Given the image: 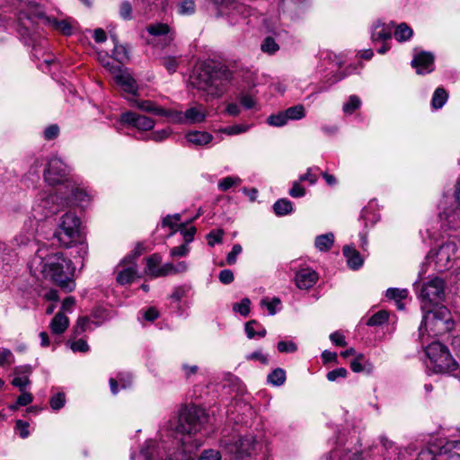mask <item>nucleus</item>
I'll return each instance as SVG.
<instances>
[{
	"label": "nucleus",
	"instance_id": "f257e3e1",
	"mask_svg": "<svg viewBox=\"0 0 460 460\" xmlns=\"http://www.w3.org/2000/svg\"><path fill=\"white\" fill-rule=\"evenodd\" d=\"M208 420L205 411L197 406H191L181 411L179 416V424L176 432L182 434L183 437L177 439L176 444L181 443V451H173L167 448L164 441L157 443L153 439L146 440L140 449V455L144 460H193L190 456L192 448L197 449L202 444L201 439H192L191 435L199 432Z\"/></svg>",
	"mask_w": 460,
	"mask_h": 460
},
{
	"label": "nucleus",
	"instance_id": "f03ea898",
	"mask_svg": "<svg viewBox=\"0 0 460 460\" xmlns=\"http://www.w3.org/2000/svg\"><path fill=\"white\" fill-rule=\"evenodd\" d=\"M29 269L36 278L50 279L67 292L75 288L73 262L60 252L49 253L45 249H39L30 261Z\"/></svg>",
	"mask_w": 460,
	"mask_h": 460
},
{
	"label": "nucleus",
	"instance_id": "7ed1b4c3",
	"mask_svg": "<svg viewBox=\"0 0 460 460\" xmlns=\"http://www.w3.org/2000/svg\"><path fill=\"white\" fill-rule=\"evenodd\" d=\"M231 73L211 62L202 63L190 76V84L208 99L218 98L226 92Z\"/></svg>",
	"mask_w": 460,
	"mask_h": 460
},
{
	"label": "nucleus",
	"instance_id": "20e7f679",
	"mask_svg": "<svg viewBox=\"0 0 460 460\" xmlns=\"http://www.w3.org/2000/svg\"><path fill=\"white\" fill-rule=\"evenodd\" d=\"M425 351L429 358L427 367L434 373H451L458 367L456 360L453 358L447 347L438 341H433L429 344Z\"/></svg>",
	"mask_w": 460,
	"mask_h": 460
},
{
	"label": "nucleus",
	"instance_id": "39448f33",
	"mask_svg": "<svg viewBox=\"0 0 460 460\" xmlns=\"http://www.w3.org/2000/svg\"><path fill=\"white\" fill-rule=\"evenodd\" d=\"M63 208V196L59 195V192L53 194L40 192L33 202L29 217L32 223L37 224L39 228L40 222L59 212Z\"/></svg>",
	"mask_w": 460,
	"mask_h": 460
},
{
	"label": "nucleus",
	"instance_id": "423d86ee",
	"mask_svg": "<svg viewBox=\"0 0 460 460\" xmlns=\"http://www.w3.org/2000/svg\"><path fill=\"white\" fill-rule=\"evenodd\" d=\"M80 218L69 211L62 215L55 231V237L64 247H71L80 240Z\"/></svg>",
	"mask_w": 460,
	"mask_h": 460
},
{
	"label": "nucleus",
	"instance_id": "0eeeda50",
	"mask_svg": "<svg viewBox=\"0 0 460 460\" xmlns=\"http://www.w3.org/2000/svg\"><path fill=\"white\" fill-rule=\"evenodd\" d=\"M451 237L453 239L444 242L437 251H430L427 256L428 260L434 261L435 269L438 271H445L451 269L456 259L457 245L455 241L456 236L450 235Z\"/></svg>",
	"mask_w": 460,
	"mask_h": 460
},
{
	"label": "nucleus",
	"instance_id": "6e6552de",
	"mask_svg": "<svg viewBox=\"0 0 460 460\" xmlns=\"http://www.w3.org/2000/svg\"><path fill=\"white\" fill-rule=\"evenodd\" d=\"M446 196L440 201L439 208L443 210L439 212L440 227L443 231L458 230L460 228V178L456 181L454 194L455 201L457 203L456 208H445L447 201Z\"/></svg>",
	"mask_w": 460,
	"mask_h": 460
},
{
	"label": "nucleus",
	"instance_id": "1a4fd4ad",
	"mask_svg": "<svg viewBox=\"0 0 460 460\" xmlns=\"http://www.w3.org/2000/svg\"><path fill=\"white\" fill-rule=\"evenodd\" d=\"M69 168L68 166L58 157H52L49 159L47 168L44 170V180L51 186L59 184L67 185Z\"/></svg>",
	"mask_w": 460,
	"mask_h": 460
},
{
	"label": "nucleus",
	"instance_id": "9d476101",
	"mask_svg": "<svg viewBox=\"0 0 460 460\" xmlns=\"http://www.w3.org/2000/svg\"><path fill=\"white\" fill-rule=\"evenodd\" d=\"M447 314V310L444 307L439 308L438 311L428 310L419 328L420 336L423 335V329L433 332L434 335L443 332L447 328V320L445 316Z\"/></svg>",
	"mask_w": 460,
	"mask_h": 460
},
{
	"label": "nucleus",
	"instance_id": "9b49d317",
	"mask_svg": "<svg viewBox=\"0 0 460 460\" xmlns=\"http://www.w3.org/2000/svg\"><path fill=\"white\" fill-rule=\"evenodd\" d=\"M420 297L427 304H439L445 297V281L438 277L430 279L423 285Z\"/></svg>",
	"mask_w": 460,
	"mask_h": 460
},
{
	"label": "nucleus",
	"instance_id": "f8f14e48",
	"mask_svg": "<svg viewBox=\"0 0 460 460\" xmlns=\"http://www.w3.org/2000/svg\"><path fill=\"white\" fill-rule=\"evenodd\" d=\"M207 111L202 105L192 106L184 112L172 110L170 122L175 124H199L206 119Z\"/></svg>",
	"mask_w": 460,
	"mask_h": 460
},
{
	"label": "nucleus",
	"instance_id": "ddd939ff",
	"mask_svg": "<svg viewBox=\"0 0 460 460\" xmlns=\"http://www.w3.org/2000/svg\"><path fill=\"white\" fill-rule=\"evenodd\" d=\"M59 195L63 196L64 208L71 205L83 206L84 203H88L91 199L87 190L74 181L68 182L66 185V190L60 191Z\"/></svg>",
	"mask_w": 460,
	"mask_h": 460
},
{
	"label": "nucleus",
	"instance_id": "4468645a",
	"mask_svg": "<svg viewBox=\"0 0 460 460\" xmlns=\"http://www.w3.org/2000/svg\"><path fill=\"white\" fill-rule=\"evenodd\" d=\"M221 443L239 457L250 456L255 449V439L252 436L239 437L236 440L223 439Z\"/></svg>",
	"mask_w": 460,
	"mask_h": 460
},
{
	"label": "nucleus",
	"instance_id": "2eb2a0df",
	"mask_svg": "<svg viewBox=\"0 0 460 460\" xmlns=\"http://www.w3.org/2000/svg\"><path fill=\"white\" fill-rule=\"evenodd\" d=\"M110 70L115 74V82L122 87L124 92L137 94L138 90L137 82L127 70L121 69L119 66H111Z\"/></svg>",
	"mask_w": 460,
	"mask_h": 460
},
{
	"label": "nucleus",
	"instance_id": "dca6fc26",
	"mask_svg": "<svg viewBox=\"0 0 460 460\" xmlns=\"http://www.w3.org/2000/svg\"><path fill=\"white\" fill-rule=\"evenodd\" d=\"M121 121L142 131L151 130L155 125L153 119L131 111L123 113Z\"/></svg>",
	"mask_w": 460,
	"mask_h": 460
},
{
	"label": "nucleus",
	"instance_id": "f3484780",
	"mask_svg": "<svg viewBox=\"0 0 460 460\" xmlns=\"http://www.w3.org/2000/svg\"><path fill=\"white\" fill-rule=\"evenodd\" d=\"M318 279V273L310 268H305L297 270L294 278L296 288L303 290H307L313 288Z\"/></svg>",
	"mask_w": 460,
	"mask_h": 460
},
{
	"label": "nucleus",
	"instance_id": "a211bd4d",
	"mask_svg": "<svg viewBox=\"0 0 460 460\" xmlns=\"http://www.w3.org/2000/svg\"><path fill=\"white\" fill-rule=\"evenodd\" d=\"M411 66L419 75L429 74L434 70V57L430 52L422 51L415 55Z\"/></svg>",
	"mask_w": 460,
	"mask_h": 460
},
{
	"label": "nucleus",
	"instance_id": "6ab92c4d",
	"mask_svg": "<svg viewBox=\"0 0 460 460\" xmlns=\"http://www.w3.org/2000/svg\"><path fill=\"white\" fill-rule=\"evenodd\" d=\"M37 231V224L32 223L31 217H28V219L24 222L22 231L13 237V243L16 246L28 244L34 238Z\"/></svg>",
	"mask_w": 460,
	"mask_h": 460
},
{
	"label": "nucleus",
	"instance_id": "aec40b11",
	"mask_svg": "<svg viewBox=\"0 0 460 460\" xmlns=\"http://www.w3.org/2000/svg\"><path fill=\"white\" fill-rule=\"evenodd\" d=\"M133 104L143 111L151 113L156 116L166 117L170 120V114L172 110H166L156 104V102L149 100H133Z\"/></svg>",
	"mask_w": 460,
	"mask_h": 460
},
{
	"label": "nucleus",
	"instance_id": "412c9836",
	"mask_svg": "<svg viewBox=\"0 0 460 460\" xmlns=\"http://www.w3.org/2000/svg\"><path fill=\"white\" fill-rule=\"evenodd\" d=\"M213 136L207 131L193 130L185 134V139L190 146H203L213 140Z\"/></svg>",
	"mask_w": 460,
	"mask_h": 460
},
{
	"label": "nucleus",
	"instance_id": "4be33fe9",
	"mask_svg": "<svg viewBox=\"0 0 460 460\" xmlns=\"http://www.w3.org/2000/svg\"><path fill=\"white\" fill-rule=\"evenodd\" d=\"M40 17L44 20L46 24L51 26L63 35L69 36L73 33V27L67 20H58L43 13L40 14Z\"/></svg>",
	"mask_w": 460,
	"mask_h": 460
},
{
	"label": "nucleus",
	"instance_id": "5701e85b",
	"mask_svg": "<svg viewBox=\"0 0 460 460\" xmlns=\"http://www.w3.org/2000/svg\"><path fill=\"white\" fill-rule=\"evenodd\" d=\"M342 252L347 260V264L350 269L358 270L362 266L363 259L355 248L351 246H344Z\"/></svg>",
	"mask_w": 460,
	"mask_h": 460
},
{
	"label": "nucleus",
	"instance_id": "b1692460",
	"mask_svg": "<svg viewBox=\"0 0 460 460\" xmlns=\"http://www.w3.org/2000/svg\"><path fill=\"white\" fill-rule=\"evenodd\" d=\"M69 326V319L62 313H58L49 323L52 334L60 335L66 332Z\"/></svg>",
	"mask_w": 460,
	"mask_h": 460
},
{
	"label": "nucleus",
	"instance_id": "393cba45",
	"mask_svg": "<svg viewBox=\"0 0 460 460\" xmlns=\"http://www.w3.org/2000/svg\"><path fill=\"white\" fill-rule=\"evenodd\" d=\"M331 460H362L361 453L358 450L352 452L348 448L338 447L331 452Z\"/></svg>",
	"mask_w": 460,
	"mask_h": 460
},
{
	"label": "nucleus",
	"instance_id": "a878e982",
	"mask_svg": "<svg viewBox=\"0 0 460 460\" xmlns=\"http://www.w3.org/2000/svg\"><path fill=\"white\" fill-rule=\"evenodd\" d=\"M137 276V265L134 261H128V266L118 272L117 281L121 285H126L133 281Z\"/></svg>",
	"mask_w": 460,
	"mask_h": 460
},
{
	"label": "nucleus",
	"instance_id": "bb28decb",
	"mask_svg": "<svg viewBox=\"0 0 460 460\" xmlns=\"http://www.w3.org/2000/svg\"><path fill=\"white\" fill-rule=\"evenodd\" d=\"M447 443L448 442H447L443 447L442 450H444V452L441 451L438 456L431 450L424 449L420 452L417 456V460H450V455L453 453V451L446 448Z\"/></svg>",
	"mask_w": 460,
	"mask_h": 460
},
{
	"label": "nucleus",
	"instance_id": "cd10ccee",
	"mask_svg": "<svg viewBox=\"0 0 460 460\" xmlns=\"http://www.w3.org/2000/svg\"><path fill=\"white\" fill-rule=\"evenodd\" d=\"M333 243L334 234L332 233L320 234L314 240V246L320 252H328L332 249Z\"/></svg>",
	"mask_w": 460,
	"mask_h": 460
},
{
	"label": "nucleus",
	"instance_id": "c85d7f7f",
	"mask_svg": "<svg viewBox=\"0 0 460 460\" xmlns=\"http://www.w3.org/2000/svg\"><path fill=\"white\" fill-rule=\"evenodd\" d=\"M245 332L249 339H253L256 336L264 337L267 333L266 329L260 325L255 320H251L245 324Z\"/></svg>",
	"mask_w": 460,
	"mask_h": 460
},
{
	"label": "nucleus",
	"instance_id": "c756f323",
	"mask_svg": "<svg viewBox=\"0 0 460 460\" xmlns=\"http://www.w3.org/2000/svg\"><path fill=\"white\" fill-rule=\"evenodd\" d=\"M162 262V256L159 253H153L146 258V273L153 278H156L159 270V265Z\"/></svg>",
	"mask_w": 460,
	"mask_h": 460
},
{
	"label": "nucleus",
	"instance_id": "7c9ffc66",
	"mask_svg": "<svg viewBox=\"0 0 460 460\" xmlns=\"http://www.w3.org/2000/svg\"><path fill=\"white\" fill-rule=\"evenodd\" d=\"M273 211L279 217H283L290 214L293 211V205L288 199H278L273 204Z\"/></svg>",
	"mask_w": 460,
	"mask_h": 460
},
{
	"label": "nucleus",
	"instance_id": "2f4dec72",
	"mask_svg": "<svg viewBox=\"0 0 460 460\" xmlns=\"http://www.w3.org/2000/svg\"><path fill=\"white\" fill-rule=\"evenodd\" d=\"M448 99V94L447 91L442 88L438 87L435 90L432 99H431V107L434 110L441 109L445 103L447 102Z\"/></svg>",
	"mask_w": 460,
	"mask_h": 460
},
{
	"label": "nucleus",
	"instance_id": "473e14b6",
	"mask_svg": "<svg viewBox=\"0 0 460 460\" xmlns=\"http://www.w3.org/2000/svg\"><path fill=\"white\" fill-rule=\"evenodd\" d=\"M392 36L391 29L384 24H376L372 31L373 41L386 40Z\"/></svg>",
	"mask_w": 460,
	"mask_h": 460
},
{
	"label": "nucleus",
	"instance_id": "72a5a7b5",
	"mask_svg": "<svg viewBox=\"0 0 460 460\" xmlns=\"http://www.w3.org/2000/svg\"><path fill=\"white\" fill-rule=\"evenodd\" d=\"M411 28L405 22L400 23L394 30V38L399 42L406 41L412 37Z\"/></svg>",
	"mask_w": 460,
	"mask_h": 460
},
{
	"label": "nucleus",
	"instance_id": "f704fd0d",
	"mask_svg": "<svg viewBox=\"0 0 460 460\" xmlns=\"http://www.w3.org/2000/svg\"><path fill=\"white\" fill-rule=\"evenodd\" d=\"M366 367H368L369 369L372 368V365L366 358L363 354H357L355 358L350 362V368L355 373H359L365 370Z\"/></svg>",
	"mask_w": 460,
	"mask_h": 460
},
{
	"label": "nucleus",
	"instance_id": "c9c22d12",
	"mask_svg": "<svg viewBox=\"0 0 460 460\" xmlns=\"http://www.w3.org/2000/svg\"><path fill=\"white\" fill-rule=\"evenodd\" d=\"M267 380L274 386H280L286 381V371L283 368L277 367L268 375Z\"/></svg>",
	"mask_w": 460,
	"mask_h": 460
},
{
	"label": "nucleus",
	"instance_id": "e433bc0d",
	"mask_svg": "<svg viewBox=\"0 0 460 460\" xmlns=\"http://www.w3.org/2000/svg\"><path fill=\"white\" fill-rule=\"evenodd\" d=\"M91 324H93V321H92L88 316L79 317L73 329L75 336H79L87 330H90Z\"/></svg>",
	"mask_w": 460,
	"mask_h": 460
},
{
	"label": "nucleus",
	"instance_id": "4c0bfd02",
	"mask_svg": "<svg viewBox=\"0 0 460 460\" xmlns=\"http://www.w3.org/2000/svg\"><path fill=\"white\" fill-rule=\"evenodd\" d=\"M146 31L150 35L153 36H162L167 35L170 33V28L165 23L156 22L149 24L146 27Z\"/></svg>",
	"mask_w": 460,
	"mask_h": 460
},
{
	"label": "nucleus",
	"instance_id": "58836bf2",
	"mask_svg": "<svg viewBox=\"0 0 460 460\" xmlns=\"http://www.w3.org/2000/svg\"><path fill=\"white\" fill-rule=\"evenodd\" d=\"M242 182L238 176H227L218 181V189L222 191H226L232 187L237 186Z\"/></svg>",
	"mask_w": 460,
	"mask_h": 460
},
{
	"label": "nucleus",
	"instance_id": "ea45409f",
	"mask_svg": "<svg viewBox=\"0 0 460 460\" xmlns=\"http://www.w3.org/2000/svg\"><path fill=\"white\" fill-rule=\"evenodd\" d=\"M361 105V101L357 95H350L348 102L342 106L345 114L350 115Z\"/></svg>",
	"mask_w": 460,
	"mask_h": 460
},
{
	"label": "nucleus",
	"instance_id": "a19ab883",
	"mask_svg": "<svg viewBox=\"0 0 460 460\" xmlns=\"http://www.w3.org/2000/svg\"><path fill=\"white\" fill-rule=\"evenodd\" d=\"M389 314L386 311L381 310L377 313L374 314L367 321V325L368 326H378L383 324L388 320Z\"/></svg>",
	"mask_w": 460,
	"mask_h": 460
},
{
	"label": "nucleus",
	"instance_id": "79ce46f5",
	"mask_svg": "<svg viewBox=\"0 0 460 460\" xmlns=\"http://www.w3.org/2000/svg\"><path fill=\"white\" fill-rule=\"evenodd\" d=\"M284 111H285L286 116H287L288 120L289 119H293V120L301 119L305 115V108H304L303 105L292 106V107L287 109Z\"/></svg>",
	"mask_w": 460,
	"mask_h": 460
},
{
	"label": "nucleus",
	"instance_id": "37998d69",
	"mask_svg": "<svg viewBox=\"0 0 460 460\" xmlns=\"http://www.w3.org/2000/svg\"><path fill=\"white\" fill-rule=\"evenodd\" d=\"M288 119L285 111L272 114L267 119V122L272 127H282L288 123Z\"/></svg>",
	"mask_w": 460,
	"mask_h": 460
},
{
	"label": "nucleus",
	"instance_id": "c03bdc74",
	"mask_svg": "<svg viewBox=\"0 0 460 460\" xmlns=\"http://www.w3.org/2000/svg\"><path fill=\"white\" fill-rule=\"evenodd\" d=\"M250 128L251 126L247 124H236L224 128L223 129H221V132L229 136H234L245 133L250 129Z\"/></svg>",
	"mask_w": 460,
	"mask_h": 460
},
{
	"label": "nucleus",
	"instance_id": "a18cd8bd",
	"mask_svg": "<svg viewBox=\"0 0 460 460\" xmlns=\"http://www.w3.org/2000/svg\"><path fill=\"white\" fill-rule=\"evenodd\" d=\"M92 317L94 319L93 321L95 326H100L102 323L111 318L108 312L103 308H95L92 313Z\"/></svg>",
	"mask_w": 460,
	"mask_h": 460
},
{
	"label": "nucleus",
	"instance_id": "49530a36",
	"mask_svg": "<svg viewBox=\"0 0 460 460\" xmlns=\"http://www.w3.org/2000/svg\"><path fill=\"white\" fill-rule=\"evenodd\" d=\"M172 130L170 128L152 132L146 139L155 142H162L172 135Z\"/></svg>",
	"mask_w": 460,
	"mask_h": 460
},
{
	"label": "nucleus",
	"instance_id": "de8ad7c7",
	"mask_svg": "<svg viewBox=\"0 0 460 460\" xmlns=\"http://www.w3.org/2000/svg\"><path fill=\"white\" fill-rule=\"evenodd\" d=\"M261 49L264 53L274 54L279 49V44L271 37H267L261 45Z\"/></svg>",
	"mask_w": 460,
	"mask_h": 460
},
{
	"label": "nucleus",
	"instance_id": "09e8293b",
	"mask_svg": "<svg viewBox=\"0 0 460 460\" xmlns=\"http://www.w3.org/2000/svg\"><path fill=\"white\" fill-rule=\"evenodd\" d=\"M251 301L245 297L241 300L240 303H236L233 306L234 312L239 313L243 316H247L250 314Z\"/></svg>",
	"mask_w": 460,
	"mask_h": 460
},
{
	"label": "nucleus",
	"instance_id": "8fccbe9b",
	"mask_svg": "<svg viewBox=\"0 0 460 460\" xmlns=\"http://www.w3.org/2000/svg\"><path fill=\"white\" fill-rule=\"evenodd\" d=\"M196 4L193 0H182L179 5V13L182 15H190L195 13Z\"/></svg>",
	"mask_w": 460,
	"mask_h": 460
},
{
	"label": "nucleus",
	"instance_id": "3c124183",
	"mask_svg": "<svg viewBox=\"0 0 460 460\" xmlns=\"http://www.w3.org/2000/svg\"><path fill=\"white\" fill-rule=\"evenodd\" d=\"M386 297L393 299L394 301L402 300L407 297L408 290L407 289H399L395 288H390L386 290Z\"/></svg>",
	"mask_w": 460,
	"mask_h": 460
},
{
	"label": "nucleus",
	"instance_id": "603ef678",
	"mask_svg": "<svg viewBox=\"0 0 460 460\" xmlns=\"http://www.w3.org/2000/svg\"><path fill=\"white\" fill-rule=\"evenodd\" d=\"M132 12H133L132 5L128 1L126 0L120 4L119 9V16L123 20H126V21L131 20L133 18Z\"/></svg>",
	"mask_w": 460,
	"mask_h": 460
},
{
	"label": "nucleus",
	"instance_id": "864d4df0",
	"mask_svg": "<svg viewBox=\"0 0 460 460\" xmlns=\"http://www.w3.org/2000/svg\"><path fill=\"white\" fill-rule=\"evenodd\" d=\"M66 402L65 394L58 393L50 398L49 403L53 410L58 411L64 407Z\"/></svg>",
	"mask_w": 460,
	"mask_h": 460
},
{
	"label": "nucleus",
	"instance_id": "5fc2aeb1",
	"mask_svg": "<svg viewBox=\"0 0 460 460\" xmlns=\"http://www.w3.org/2000/svg\"><path fill=\"white\" fill-rule=\"evenodd\" d=\"M277 348L278 350L281 353H293L297 350V346L293 341H279Z\"/></svg>",
	"mask_w": 460,
	"mask_h": 460
},
{
	"label": "nucleus",
	"instance_id": "6e6d98bb",
	"mask_svg": "<svg viewBox=\"0 0 460 460\" xmlns=\"http://www.w3.org/2000/svg\"><path fill=\"white\" fill-rule=\"evenodd\" d=\"M446 448L453 451L450 460H460V440L448 441Z\"/></svg>",
	"mask_w": 460,
	"mask_h": 460
},
{
	"label": "nucleus",
	"instance_id": "4d7b16f0",
	"mask_svg": "<svg viewBox=\"0 0 460 460\" xmlns=\"http://www.w3.org/2000/svg\"><path fill=\"white\" fill-rule=\"evenodd\" d=\"M348 371L344 367H339L327 373V379L331 382H334L339 378H345Z\"/></svg>",
	"mask_w": 460,
	"mask_h": 460
},
{
	"label": "nucleus",
	"instance_id": "13d9d810",
	"mask_svg": "<svg viewBox=\"0 0 460 460\" xmlns=\"http://www.w3.org/2000/svg\"><path fill=\"white\" fill-rule=\"evenodd\" d=\"M280 305V299L274 297L271 301L264 298L261 301V306H266L270 315H274L277 313L276 306Z\"/></svg>",
	"mask_w": 460,
	"mask_h": 460
},
{
	"label": "nucleus",
	"instance_id": "bf43d9fd",
	"mask_svg": "<svg viewBox=\"0 0 460 460\" xmlns=\"http://www.w3.org/2000/svg\"><path fill=\"white\" fill-rule=\"evenodd\" d=\"M198 460H221V454L216 449L204 450Z\"/></svg>",
	"mask_w": 460,
	"mask_h": 460
},
{
	"label": "nucleus",
	"instance_id": "052dcab7",
	"mask_svg": "<svg viewBox=\"0 0 460 460\" xmlns=\"http://www.w3.org/2000/svg\"><path fill=\"white\" fill-rule=\"evenodd\" d=\"M13 361L14 357L10 349H2L0 350V366L11 365Z\"/></svg>",
	"mask_w": 460,
	"mask_h": 460
},
{
	"label": "nucleus",
	"instance_id": "680f3d73",
	"mask_svg": "<svg viewBox=\"0 0 460 460\" xmlns=\"http://www.w3.org/2000/svg\"><path fill=\"white\" fill-rule=\"evenodd\" d=\"M190 252V247L188 244L183 243L180 246L173 247L170 250L171 257H185L188 255Z\"/></svg>",
	"mask_w": 460,
	"mask_h": 460
},
{
	"label": "nucleus",
	"instance_id": "e2e57ef3",
	"mask_svg": "<svg viewBox=\"0 0 460 460\" xmlns=\"http://www.w3.org/2000/svg\"><path fill=\"white\" fill-rule=\"evenodd\" d=\"M243 248L240 244L236 243L233 246L232 251L226 256V262L228 265H233L237 261V256L242 252Z\"/></svg>",
	"mask_w": 460,
	"mask_h": 460
},
{
	"label": "nucleus",
	"instance_id": "0e129e2a",
	"mask_svg": "<svg viewBox=\"0 0 460 460\" xmlns=\"http://www.w3.org/2000/svg\"><path fill=\"white\" fill-rule=\"evenodd\" d=\"M70 349L74 352H87L90 348L84 340L79 339L70 343Z\"/></svg>",
	"mask_w": 460,
	"mask_h": 460
},
{
	"label": "nucleus",
	"instance_id": "69168bd1",
	"mask_svg": "<svg viewBox=\"0 0 460 460\" xmlns=\"http://www.w3.org/2000/svg\"><path fill=\"white\" fill-rule=\"evenodd\" d=\"M223 234H224V232L221 229L217 230V231H211L207 235L208 245L214 246L216 243H219L222 241Z\"/></svg>",
	"mask_w": 460,
	"mask_h": 460
},
{
	"label": "nucleus",
	"instance_id": "338daca9",
	"mask_svg": "<svg viewBox=\"0 0 460 460\" xmlns=\"http://www.w3.org/2000/svg\"><path fill=\"white\" fill-rule=\"evenodd\" d=\"M162 64L170 73H174L178 66V62L173 57L164 58L162 59Z\"/></svg>",
	"mask_w": 460,
	"mask_h": 460
},
{
	"label": "nucleus",
	"instance_id": "774afa93",
	"mask_svg": "<svg viewBox=\"0 0 460 460\" xmlns=\"http://www.w3.org/2000/svg\"><path fill=\"white\" fill-rule=\"evenodd\" d=\"M16 429L19 431L20 437L22 438H26L29 437V423L23 421L22 420H18L15 425Z\"/></svg>",
	"mask_w": 460,
	"mask_h": 460
}]
</instances>
